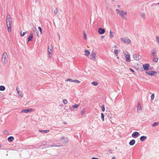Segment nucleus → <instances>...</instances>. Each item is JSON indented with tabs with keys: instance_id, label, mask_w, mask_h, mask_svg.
<instances>
[{
	"instance_id": "nucleus-54",
	"label": "nucleus",
	"mask_w": 159,
	"mask_h": 159,
	"mask_svg": "<svg viewBox=\"0 0 159 159\" xmlns=\"http://www.w3.org/2000/svg\"><path fill=\"white\" fill-rule=\"evenodd\" d=\"M84 111H83V110L82 111V114L84 113Z\"/></svg>"
},
{
	"instance_id": "nucleus-33",
	"label": "nucleus",
	"mask_w": 159,
	"mask_h": 159,
	"mask_svg": "<svg viewBox=\"0 0 159 159\" xmlns=\"http://www.w3.org/2000/svg\"><path fill=\"white\" fill-rule=\"evenodd\" d=\"M118 50H114V53L116 56H117L118 55Z\"/></svg>"
},
{
	"instance_id": "nucleus-12",
	"label": "nucleus",
	"mask_w": 159,
	"mask_h": 159,
	"mask_svg": "<svg viewBox=\"0 0 159 159\" xmlns=\"http://www.w3.org/2000/svg\"><path fill=\"white\" fill-rule=\"evenodd\" d=\"M52 50L51 48H50L49 47H48V56L49 58L51 57V56L52 55Z\"/></svg>"
},
{
	"instance_id": "nucleus-5",
	"label": "nucleus",
	"mask_w": 159,
	"mask_h": 159,
	"mask_svg": "<svg viewBox=\"0 0 159 159\" xmlns=\"http://www.w3.org/2000/svg\"><path fill=\"white\" fill-rule=\"evenodd\" d=\"M61 141L63 143H67L69 142V139L66 137L62 136L61 138Z\"/></svg>"
},
{
	"instance_id": "nucleus-6",
	"label": "nucleus",
	"mask_w": 159,
	"mask_h": 159,
	"mask_svg": "<svg viewBox=\"0 0 159 159\" xmlns=\"http://www.w3.org/2000/svg\"><path fill=\"white\" fill-rule=\"evenodd\" d=\"M146 73L151 76H152L155 75H157V72L155 71H149L148 72H146Z\"/></svg>"
},
{
	"instance_id": "nucleus-36",
	"label": "nucleus",
	"mask_w": 159,
	"mask_h": 159,
	"mask_svg": "<svg viewBox=\"0 0 159 159\" xmlns=\"http://www.w3.org/2000/svg\"><path fill=\"white\" fill-rule=\"evenodd\" d=\"M154 93H152L151 96V99L152 100H153L154 99Z\"/></svg>"
},
{
	"instance_id": "nucleus-44",
	"label": "nucleus",
	"mask_w": 159,
	"mask_h": 159,
	"mask_svg": "<svg viewBox=\"0 0 159 159\" xmlns=\"http://www.w3.org/2000/svg\"><path fill=\"white\" fill-rule=\"evenodd\" d=\"M11 23H9L6 22V25H7V27L9 26H11Z\"/></svg>"
},
{
	"instance_id": "nucleus-13",
	"label": "nucleus",
	"mask_w": 159,
	"mask_h": 159,
	"mask_svg": "<svg viewBox=\"0 0 159 159\" xmlns=\"http://www.w3.org/2000/svg\"><path fill=\"white\" fill-rule=\"evenodd\" d=\"M125 57L126 59V61L127 62H129L130 61V55L129 54L125 55Z\"/></svg>"
},
{
	"instance_id": "nucleus-18",
	"label": "nucleus",
	"mask_w": 159,
	"mask_h": 159,
	"mask_svg": "<svg viewBox=\"0 0 159 159\" xmlns=\"http://www.w3.org/2000/svg\"><path fill=\"white\" fill-rule=\"evenodd\" d=\"M147 138V137L146 136H142L140 138V140L141 141L143 142L144 141L145 139H146Z\"/></svg>"
},
{
	"instance_id": "nucleus-49",
	"label": "nucleus",
	"mask_w": 159,
	"mask_h": 159,
	"mask_svg": "<svg viewBox=\"0 0 159 159\" xmlns=\"http://www.w3.org/2000/svg\"><path fill=\"white\" fill-rule=\"evenodd\" d=\"M130 70H131L133 73H134V70H133L132 69L130 68Z\"/></svg>"
},
{
	"instance_id": "nucleus-25",
	"label": "nucleus",
	"mask_w": 159,
	"mask_h": 159,
	"mask_svg": "<svg viewBox=\"0 0 159 159\" xmlns=\"http://www.w3.org/2000/svg\"><path fill=\"white\" fill-rule=\"evenodd\" d=\"M153 52H152L151 53V54L153 56H154L156 54V52L155 49H153Z\"/></svg>"
},
{
	"instance_id": "nucleus-40",
	"label": "nucleus",
	"mask_w": 159,
	"mask_h": 159,
	"mask_svg": "<svg viewBox=\"0 0 159 159\" xmlns=\"http://www.w3.org/2000/svg\"><path fill=\"white\" fill-rule=\"evenodd\" d=\"M3 133L6 135H8L9 134V133L7 130H5L3 131Z\"/></svg>"
},
{
	"instance_id": "nucleus-52",
	"label": "nucleus",
	"mask_w": 159,
	"mask_h": 159,
	"mask_svg": "<svg viewBox=\"0 0 159 159\" xmlns=\"http://www.w3.org/2000/svg\"><path fill=\"white\" fill-rule=\"evenodd\" d=\"M113 47L114 48H116V45H114Z\"/></svg>"
},
{
	"instance_id": "nucleus-45",
	"label": "nucleus",
	"mask_w": 159,
	"mask_h": 159,
	"mask_svg": "<svg viewBox=\"0 0 159 159\" xmlns=\"http://www.w3.org/2000/svg\"><path fill=\"white\" fill-rule=\"evenodd\" d=\"M38 29L39 30V31L40 32L41 34H42V29L41 27H40L39 26L38 27Z\"/></svg>"
},
{
	"instance_id": "nucleus-35",
	"label": "nucleus",
	"mask_w": 159,
	"mask_h": 159,
	"mask_svg": "<svg viewBox=\"0 0 159 159\" xmlns=\"http://www.w3.org/2000/svg\"><path fill=\"white\" fill-rule=\"evenodd\" d=\"M58 13V9L57 8H56V9L54 11V13L55 14H56Z\"/></svg>"
},
{
	"instance_id": "nucleus-19",
	"label": "nucleus",
	"mask_w": 159,
	"mask_h": 159,
	"mask_svg": "<svg viewBox=\"0 0 159 159\" xmlns=\"http://www.w3.org/2000/svg\"><path fill=\"white\" fill-rule=\"evenodd\" d=\"M39 131L40 132L42 133H47L49 132V130H39Z\"/></svg>"
},
{
	"instance_id": "nucleus-14",
	"label": "nucleus",
	"mask_w": 159,
	"mask_h": 159,
	"mask_svg": "<svg viewBox=\"0 0 159 159\" xmlns=\"http://www.w3.org/2000/svg\"><path fill=\"white\" fill-rule=\"evenodd\" d=\"M33 38V34L32 33H30V35L29 36L28 38V41L29 42L30 41H31L32 40V39Z\"/></svg>"
},
{
	"instance_id": "nucleus-10",
	"label": "nucleus",
	"mask_w": 159,
	"mask_h": 159,
	"mask_svg": "<svg viewBox=\"0 0 159 159\" xmlns=\"http://www.w3.org/2000/svg\"><path fill=\"white\" fill-rule=\"evenodd\" d=\"M150 66L149 64H143V67L144 69L145 70H149V67Z\"/></svg>"
},
{
	"instance_id": "nucleus-38",
	"label": "nucleus",
	"mask_w": 159,
	"mask_h": 159,
	"mask_svg": "<svg viewBox=\"0 0 159 159\" xmlns=\"http://www.w3.org/2000/svg\"><path fill=\"white\" fill-rule=\"evenodd\" d=\"M158 58H155L153 59V61L155 62H157L158 61Z\"/></svg>"
},
{
	"instance_id": "nucleus-22",
	"label": "nucleus",
	"mask_w": 159,
	"mask_h": 159,
	"mask_svg": "<svg viewBox=\"0 0 159 159\" xmlns=\"http://www.w3.org/2000/svg\"><path fill=\"white\" fill-rule=\"evenodd\" d=\"M5 89V87L2 85L0 86V90L3 91Z\"/></svg>"
},
{
	"instance_id": "nucleus-4",
	"label": "nucleus",
	"mask_w": 159,
	"mask_h": 159,
	"mask_svg": "<svg viewBox=\"0 0 159 159\" xmlns=\"http://www.w3.org/2000/svg\"><path fill=\"white\" fill-rule=\"evenodd\" d=\"M96 56V53L95 52H92L91 54L90 58L93 61H96V59L95 58Z\"/></svg>"
},
{
	"instance_id": "nucleus-43",
	"label": "nucleus",
	"mask_w": 159,
	"mask_h": 159,
	"mask_svg": "<svg viewBox=\"0 0 159 159\" xmlns=\"http://www.w3.org/2000/svg\"><path fill=\"white\" fill-rule=\"evenodd\" d=\"M26 33V32H24L23 33V34H22L21 32L20 31V35H21V36H23L24 35H25V34Z\"/></svg>"
},
{
	"instance_id": "nucleus-31",
	"label": "nucleus",
	"mask_w": 159,
	"mask_h": 159,
	"mask_svg": "<svg viewBox=\"0 0 159 159\" xmlns=\"http://www.w3.org/2000/svg\"><path fill=\"white\" fill-rule=\"evenodd\" d=\"M83 35L84 39L85 40H86L87 37H86V33L84 31L83 32Z\"/></svg>"
},
{
	"instance_id": "nucleus-56",
	"label": "nucleus",
	"mask_w": 159,
	"mask_h": 159,
	"mask_svg": "<svg viewBox=\"0 0 159 159\" xmlns=\"http://www.w3.org/2000/svg\"><path fill=\"white\" fill-rule=\"evenodd\" d=\"M117 6H118V7H120V5H118Z\"/></svg>"
},
{
	"instance_id": "nucleus-2",
	"label": "nucleus",
	"mask_w": 159,
	"mask_h": 159,
	"mask_svg": "<svg viewBox=\"0 0 159 159\" xmlns=\"http://www.w3.org/2000/svg\"><path fill=\"white\" fill-rule=\"evenodd\" d=\"M117 13H119L121 17L124 18L125 20L127 19V18H125V16L127 14L126 12H125L123 11H118Z\"/></svg>"
},
{
	"instance_id": "nucleus-16",
	"label": "nucleus",
	"mask_w": 159,
	"mask_h": 159,
	"mask_svg": "<svg viewBox=\"0 0 159 159\" xmlns=\"http://www.w3.org/2000/svg\"><path fill=\"white\" fill-rule=\"evenodd\" d=\"M135 143V141L134 139H132L131 140L129 143V145L131 146H133V145Z\"/></svg>"
},
{
	"instance_id": "nucleus-57",
	"label": "nucleus",
	"mask_w": 159,
	"mask_h": 159,
	"mask_svg": "<svg viewBox=\"0 0 159 159\" xmlns=\"http://www.w3.org/2000/svg\"><path fill=\"white\" fill-rule=\"evenodd\" d=\"M156 4H157L158 5H159V2L158 3H157Z\"/></svg>"
},
{
	"instance_id": "nucleus-27",
	"label": "nucleus",
	"mask_w": 159,
	"mask_h": 159,
	"mask_svg": "<svg viewBox=\"0 0 159 159\" xmlns=\"http://www.w3.org/2000/svg\"><path fill=\"white\" fill-rule=\"evenodd\" d=\"M16 90L17 91L18 94H19L20 96L21 97H22V95H21V94L20 93V91H19V90L18 89V87H16Z\"/></svg>"
},
{
	"instance_id": "nucleus-15",
	"label": "nucleus",
	"mask_w": 159,
	"mask_h": 159,
	"mask_svg": "<svg viewBox=\"0 0 159 159\" xmlns=\"http://www.w3.org/2000/svg\"><path fill=\"white\" fill-rule=\"evenodd\" d=\"M84 52L85 53L84 55L87 57H89L90 53L89 51L88 50L85 49Z\"/></svg>"
},
{
	"instance_id": "nucleus-8",
	"label": "nucleus",
	"mask_w": 159,
	"mask_h": 159,
	"mask_svg": "<svg viewBox=\"0 0 159 159\" xmlns=\"http://www.w3.org/2000/svg\"><path fill=\"white\" fill-rule=\"evenodd\" d=\"M133 58L136 60H139L141 58V57L139 54H134L133 55Z\"/></svg>"
},
{
	"instance_id": "nucleus-41",
	"label": "nucleus",
	"mask_w": 159,
	"mask_h": 159,
	"mask_svg": "<svg viewBox=\"0 0 159 159\" xmlns=\"http://www.w3.org/2000/svg\"><path fill=\"white\" fill-rule=\"evenodd\" d=\"M102 110L103 111H105V107L104 105H102Z\"/></svg>"
},
{
	"instance_id": "nucleus-30",
	"label": "nucleus",
	"mask_w": 159,
	"mask_h": 159,
	"mask_svg": "<svg viewBox=\"0 0 159 159\" xmlns=\"http://www.w3.org/2000/svg\"><path fill=\"white\" fill-rule=\"evenodd\" d=\"M101 118L102 119V120L103 121H104V114L103 113H101Z\"/></svg>"
},
{
	"instance_id": "nucleus-37",
	"label": "nucleus",
	"mask_w": 159,
	"mask_h": 159,
	"mask_svg": "<svg viewBox=\"0 0 159 159\" xmlns=\"http://www.w3.org/2000/svg\"><path fill=\"white\" fill-rule=\"evenodd\" d=\"M7 30L9 32H10L11 31V26H9L7 27Z\"/></svg>"
},
{
	"instance_id": "nucleus-7",
	"label": "nucleus",
	"mask_w": 159,
	"mask_h": 159,
	"mask_svg": "<svg viewBox=\"0 0 159 159\" xmlns=\"http://www.w3.org/2000/svg\"><path fill=\"white\" fill-rule=\"evenodd\" d=\"M140 135V134L139 132L135 131L134 132L132 133V136L133 138H137L138 136H139Z\"/></svg>"
},
{
	"instance_id": "nucleus-26",
	"label": "nucleus",
	"mask_w": 159,
	"mask_h": 159,
	"mask_svg": "<svg viewBox=\"0 0 159 159\" xmlns=\"http://www.w3.org/2000/svg\"><path fill=\"white\" fill-rule=\"evenodd\" d=\"M141 109V106L140 103H138V104L137 110H140Z\"/></svg>"
},
{
	"instance_id": "nucleus-51",
	"label": "nucleus",
	"mask_w": 159,
	"mask_h": 159,
	"mask_svg": "<svg viewBox=\"0 0 159 159\" xmlns=\"http://www.w3.org/2000/svg\"><path fill=\"white\" fill-rule=\"evenodd\" d=\"M91 159H98V158L97 157H93Z\"/></svg>"
},
{
	"instance_id": "nucleus-3",
	"label": "nucleus",
	"mask_w": 159,
	"mask_h": 159,
	"mask_svg": "<svg viewBox=\"0 0 159 159\" xmlns=\"http://www.w3.org/2000/svg\"><path fill=\"white\" fill-rule=\"evenodd\" d=\"M121 40L125 44H130L131 43V40L126 38H121Z\"/></svg>"
},
{
	"instance_id": "nucleus-32",
	"label": "nucleus",
	"mask_w": 159,
	"mask_h": 159,
	"mask_svg": "<svg viewBox=\"0 0 159 159\" xmlns=\"http://www.w3.org/2000/svg\"><path fill=\"white\" fill-rule=\"evenodd\" d=\"M63 103L64 104H67V100L66 99H64L63 100Z\"/></svg>"
},
{
	"instance_id": "nucleus-17",
	"label": "nucleus",
	"mask_w": 159,
	"mask_h": 159,
	"mask_svg": "<svg viewBox=\"0 0 159 159\" xmlns=\"http://www.w3.org/2000/svg\"><path fill=\"white\" fill-rule=\"evenodd\" d=\"M31 109H23L21 111V112H24V113H27L30 111V110H31Z\"/></svg>"
},
{
	"instance_id": "nucleus-64",
	"label": "nucleus",
	"mask_w": 159,
	"mask_h": 159,
	"mask_svg": "<svg viewBox=\"0 0 159 159\" xmlns=\"http://www.w3.org/2000/svg\"><path fill=\"white\" fill-rule=\"evenodd\" d=\"M0 93H1L0 92Z\"/></svg>"
},
{
	"instance_id": "nucleus-46",
	"label": "nucleus",
	"mask_w": 159,
	"mask_h": 159,
	"mask_svg": "<svg viewBox=\"0 0 159 159\" xmlns=\"http://www.w3.org/2000/svg\"><path fill=\"white\" fill-rule=\"evenodd\" d=\"M74 82L77 83H80V81L76 80H75Z\"/></svg>"
},
{
	"instance_id": "nucleus-59",
	"label": "nucleus",
	"mask_w": 159,
	"mask_h": 159,
	"mask_svg": "<svg viewBox=\"0 0 159 159\" xmlns=\"http://www.w3.org/2000/svg\"><path fill=\"white\" fill-rule=\"evenodd\" d=\"M117 59H119V57H117Z\"/></svg>"
},
{
	"instance_id": "nucleus-29",
	"label": "nucleus",
	"mask_w": 159,
	"mask_h": 159,
	"mask_svg": "<svg viewBox=\"0 0 159 159\" xmlns=\"http://www.w3.org/2000/svg\"><path fill=\"white\" fill-rule=\"evenodd\" d=\"M141 17L143 18V19H145V13H143L142 14H141Z\"/></svg>"
},
{
	"instance_id": "nucleus-42",
	"label": "nucleus",
	"mask_w": 159,
	"mask_h": 159,
	"mask_svg": "<svg viewBox=\"0 0 159 159\" xmlns=\"http://www.w3.org/2000/svg\"><path fill=\"white\" fill-rule=\"evenodd\" d=\"M49 147H60V146L59 145H55V144L54 145H49Z\"/></svg>"
},
{
	"instance_id": "nucleus-39",
	"label": "nucleus",
	"mask_w": 159,
	"mask_h": 159,
	"mask_svg": "<svg viewBox=\"0 0 159 159\" xmlns=\"http://www.w3.org/2000/svg\"><path fill=\"white\" fill-rule=\"evenodd\" d=\"M156 41L159 44V36H156Z\"/></svg>"
},
{
	"instance_id": "nucleus-47",
	"label": "nucleus",
	"mask_w": 159,
	"mask_h": 159,
	"mask_svg": "<svg viewBox=\"0 0 159 159\" xmlns=\"http://www.w3.org/2000/svg\"><path fill=\"white\" fill-rule=\"evenodd\" d=\"M47 144V142L46 141L43 142L42 143V144L43 145H46Z\"/></svg>"
},
{
	"instance_id": "nucleus-50",
	"label": "nucleus",
	"mask_w": 159,
	"mask_h": 159,
	"mask_svg": "<svg viewBox=\"0 0 159 159\" xmlns=\"http://www.w3.org/2000/svg\"><path fill=\"white\" fill-rule=\"evenodd\" d=\"M109 152L111 153H112V151L111 150V149H109Z\"/></svg>"
},
{
	"instance_id": "nucleus-21",
	"label": "nucleus",
	"mask_w": 159,
	"mask_h": 159,
	"mask_svg": "<svg viewBox=\"0 0 159 159\" xmlns=\"http://www.w3.org/2000/svg\"><path fill=\"white\" fill-rule=\"evenodd\" d=\"M114 33L112 32L111 30L110 31V37L112 38L114 37Z\"/></svg>"
},
{
	"instance_id": "nucleus-53",
	"label": "nucleus",
	"mask_w": 159,
	"mask_h": 159,
	"mask_svg": "<svg viewBox=\"0 0 159 159\" xmlns=\"http://www.w3.org/2000/svg\"><path fill=\"white\" fill-rule=\"evenodd\" d=\"M58 36H59V39H60V35H59V34L58 33Z\"/></svg>"
},
{
	"instance_id": "nucleus-9",
	"label": "nucleus",
	"mask_w": 159,
	"mask_h": 159,
	"mask_svg": "<svg viewBox=\"0 0 159 159\" xmlns=\"http://www.w3.org/2000/svg\"><path fill=\"white\" fill-rule=\"evenodd\" d=\"M6 22L9 23L12 22V19L11 16L9 14H7V15Z\"/></svg>"
},
{
	"instance_id": "nucleus-48",
	"label": "nucleus",
	"mask_w": 159,
	"mask_h": 159,
	"mask_svg": "<svg viewBox=\"0 0 159 159\" xmlns=\"http://www.w3.org/2000/svg\"><path fill=\"white\" fill-rule=\"evenodd\" d=\"M34 32H35L37 30L35 28H34L33 29Z\"/></svg>"
},
{
	"instance_id": "nucleus-58",
	"label": "nucleus",
	"mask_w": 159,
	"mask_h": 159,
	"mask_svg": "<svg viewBox=\"0 0 159 159\" xmlns=\"http://www.w3.org/2000/svg\"><path fill=\"white\" fill-rule=\"evenodd\" d=\"M116 11H118L119 10L118 9H116Z\"/></svg>"
},
{
	"instance_id": "nucleus-28",
	"label": "nucleus",
	"mask_w": 159,
	"mask_h": 159,
	"mask_svg": "<svg viewBox=\"0 0 159 159\" xmlns=\"http://www.w3.org/2000/svg\"><path fill=\"white\" fill-rule=\"evenodd\" d=\"M79 106V105L78 104H75L74 105L72 106V107L74 108H76Z\"/></svg>"
},
{
	"instance_id": "nucleus-60",
	"label": "nucleus",
	"mask_w": 159,
	"mask_h": 159,
	"mask_svg": "<svg viewBox=\"0 0 159 159\" xmlns=\"http://www.w3.org/2000/svg\"><path fill=\"white\" fill-rule=\"evenodd\" d=\"M1 147V145L0 144V147Z\"/></svg>"
},
{
	"instance_id": "nucleus-63",
	"label": "nucleus",
	"mask_w": 159,
	"mask_h": 159,
	"mask_svg": "<svg viewBox=\"0 0 159 159\" xmlns=\"http://www.w3.org/2000/svg\"><path fill=\"white\" fill-rule=\"evenodd\" d=\"M37 1L38 0H36Z\"/></svg>"
},
{
	"instance_id": "nucleus-1",
	"label": "nucleus",
	"mask_w": 159,
	"mask_h": 159,
	"mask_svg": "<svg viewBox=\"0 0 159 159\" xmlns=\"http://www.w3.org/2000/svg\"><path fill=\"white\" fill-rule=\"evenodd\" d=\"M8 57L7 53L5 52L3 53L2 58L1 61L4 65L7 64L8 61Z\"/></svg>"
},
{
	"instance_id": "nucleus-11",
	"label": "nucleus",
	"mask_w": 159,
	"mask_h": 159,
	"mask_svg": "<svg viewBox=\"0 0 159 159\" xmlns=\"http://www.w3.org/2000/svg\"><path fill=\"white\" fill-rule=\"evenodd\" d=\"M105 32V30L104 29H102L100 28L98 29V33L100 34H104Z\"/></svg>"
},
{
	"instance_id": "nucleus-24",
	"label": "nucleus",
	"mask_w": 159,
	"mask_h": 159,
	"mask_svg": "<svg viewBox=\"0 0 159 159\" xmlns=\"http://www.w3.org/2000/svg\"><path fill=\"white\" fill-rule=\"evenodd\" d=\"M91 84H92L94 85V86H97L98 84V83L96 81L93 82Z\"/></svg>"
},
{
	"instance_id": "nucleus-23",
	"label": "nucleus",
	"mask_w": 159,
	"mask_h": 159,
	"mask_svg": "<svg viewBox=\"0 0 159 159\" xmlns=\"http://www.w3.org/2000/svg\"><path fill=\"white\" fill-rule=\"evenodd\" d=\"M159 124V122H155L153 124H152V127H155L157 126Z\"/></svg>"
},
{
	"instance_id": "nucleus-20",
	"label": "nucleus",
	"mask_w": 159,
	"mask_h": 159,
	"mask_svg": "<svg viewBox=\"0 0 159 159\" xmlns=\"http://www.w3.org/2000/svg\"><path fill=\"white\" fill-rule=\"evenodd\" d=\"M14 139V138L12 136H10L8 138V140L10 142H12Z\"/></svg>"
},
{
	"instance_id": "nucleus-34",
	"label": "nucleus",
	"mask_w": 159,
	"mask_h": 159,
	"mask_svg": "<svg viewBox=\"0 0 159 159\" xmlns=\"http://www.w3.org/2000/svg\"><path fill=\"white\" fill-rule=\"evenodd\" d=\"M74 80H73L71 79H67L66 80V81H70L71 82H74Z\"/></svg>"
},
{
	"instance_id": "nucleus-55",
	"label": "nucleus",
	"mask_w": 159,
	"mask_h": 159,
	"mask_svg": "<svg viewBox=\"0 0 159 159\" xmlns=\"http://www.w3.org/2000/svg\"><path fill=\"white\" fill-rule=\"evenodd\" d=\"M112 159H116V158L115 157H113Z\"/></svg>"
},
{
	"instance_id": "nucleus-62",
	"label": "nucleus",
	"mask_w": 159,
	"mask_h": 159,
	"mask_svg": "<svg viewBox=\"0 0 159 159\" xmlns=\"http://www.w3.org/2000/svg\"><path fill=\"white\" fill-rule=\"evenodd\" d=\"M36 33H37V34H38V32H36Z\"/></svg>"
},
{
	"instance_id": "nucleus-61",
	"label": "nucleus",
	"mask_w": 159,
	"mask_h": 159,
	"mask_svg": "<svg viewBox=\"0 0 159 159\" xmlns=\"http://www.w3.org/2000/svg\"><path fill=\"white\" fill-rule=\"evenodd\" d=\"M101 37L102 38H103V36H102Z\"/></svg>"
}]
</instances>
